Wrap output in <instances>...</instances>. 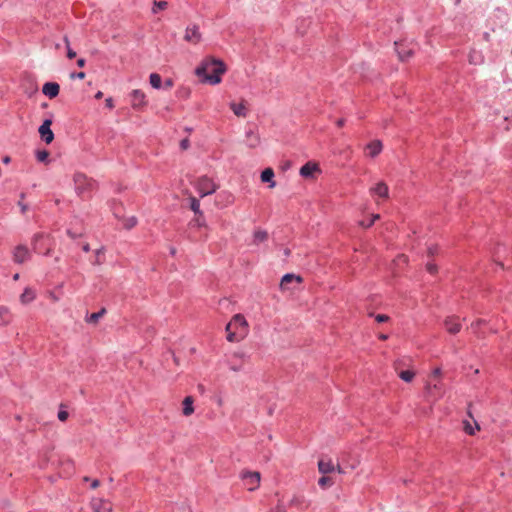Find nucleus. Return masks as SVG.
I'll list each match as a JSON object with an SVG mask.
<instances>
[{"label":"nucleus","instance_id":"2f4dec72","mask_svg":"<svg viewBox=\"0 0 512 512\" xmlns=\"http://www.w3.org/2000/svg\"><path fill=\"white\" fill-rule=\"evenodd\" d=\"M190 208L193 210V212L196 214V215H202V211L200 210V203L199 201L193 197V196H190Z\"/></svg>","mask_w":512,"mask_h":512},{"label":"nucleus","instance_id":"72a5a7b5","mask_svg":"<svg viewBox=\"0 0 512 512\" xmlns=\"http://www.w3.org/2000/svg\"><path fill=\"white\" fill-rule=\"evenodd\" d=\"M149 78L153 88L159 89L161 87V76L159 74L152 73Z\"/></svg>","mask_w":512,"mask_h":512},{"label":"nucleus","instance_id":"2eb2a0df","mask_svg":"<svg viewBox=\"0 0 512 512\" xmlns=\"http://www.w3.org/2000/svg\"><path fill=\"white\" fill-rule=\"evenodd\" d=\"M245 354L243 352H234L230 359V369L233 371H239L243 367Z\"/></svg>","mask_w":512,"mask_h":512},{"label":"nucleus","instance_id":"39448f33","mask_svg":"<svg viewBox=\"0 0 512 512\" xmlns=\"http://www.w3.org/2000/svg\"><path fill=\"white\" fill-rule=\"evenodd\" d=\"M74 182L77 192L80 195H84L86 192L93 189L95 182L89 178H87L84 174H76L74 176Z\"/></svg>","mask_w":512,"mask_h":512},{"label":"nucleus","instance_id":"4be33fe9","mask_svg":"<svg viewBox=\"0 0 512 512\" xmlns=\"http://www.w3.org/2000/svg\"><path fill=\"white\" fill-rule=\"evenodd\" d=\"M318 469L320 473L325 475L331 473L334 470V465L331 460L321 459L318 462Z\"/></svg>","mask_w":512,"mask_h":512},{"label":"nucleus","instance_id":"4c0bfd02","mask_svg":"<svg viewBox=\"0 0 512 512\" xmlns=\"http://www.w3.org/2000/svg\"><path fill=\"white\" fill-rule=\"evenodd\" d=\"M318 484L321 487L330 486L332 484V480L330 477L323 476L319 479Z\"/></svg>","mask_w":512,"mask_h":512},{"label":"nucleus","instance_id":"412c9836","mask_svg":"<svg viewBox=\"0 0 512 512\" xmlns=\"http://www.w3.org/2000/svg\"><path fill=\"white\" fill-rule=\"evenodd\" d=\"M274 178V171L272 168H266L261 173V181L269 183V188H274L276 186Z\"/></svg>","mask_w":512,"mask_h":512},{"label":"nucleus","instance_id":"6ab92c4d","mask_svg":"<svg viewBox=\"0 0 512 512\" xmlns=\"http://www.w3.org/2000/svg\"><path fill=\"white\" fill-rule=\"evenodd\" d=\"M60 86L56 82H47L43 85L42 92L50 99L59 94Z\"/></svg>","mask_w":512,"mask_h":512},{"label":"nucleus","instance_id":"e2e57ef3","mask_svg":"<svg viewBox=\"0 0 512 512\" xmlns=\"http://www.w3.org/2000/svg\"><path fill=\"white\" fill-rule=\"evenodd\" d=\"M67 233L71 238H76L75 233H72L70 230H68Z\"/></svg>","mask_w":512,"mask_h":512},{"label":"nucleus","instance_id":"c9c22d12","mask_svg":"<svg viewBox=\"0 0 512 512\" xmlns=\"http://www.w3.org/2000/svg\"><path fill=\"white\" fill-rule=\"evenodd\" d=\"M190 225L197 226V227L205 226V220L203 218V214L201 216L196 215V217L190 222Z\"/></svg>","mask_w":512,"mask_h":512},{"label":"nucleus","instance_id":"69168bd1","mask_svg":"<svg viewBox=\"0 0 512 512\" xmlns=\"http://www.w3.org/2000/svg\"><path fill=\"white\" fill-rule=\"evenodd\" d=\"M400 259H402L403 261H406V257H405L404 255H402V256L400 257Z\"/></svg>","mask_w":512,"mask_h":512},{"label":"nucleus","instance_id":"dca6fc26","mask_svg":"<svg viewBox=\"0 0 512 512\" xmlns=\"http://www.w3.org/2000/svg\"><path fill=\"white\" fill-rule=\"evenodd\" d=\"M91 505L94 512L112 511V505L108 501L101 498L93 499Z\"/></svg>","mask_w":512,"mask_h":512},{"label":"nucleus","instance_id":"6e6d98bb","mask_svg":"<svg viewBox=\"0 0 512 512\" xmlns=\"http://www.w3.org/2000/svg\"><path fill=\"white\" fill-rule=\"evenodd\" d=\"M82 249H83V251H84V252H89V251H90V246H89V244H88V243L84 244V245L82 246Z\"/></svg>","mask_w":512,"mask_h":512},{"label":"nucleus","instance_id":"37998d69","mask_svg":"<svg viewBox=\"0 0 512 512\" xmlns=\"http://www.w3.org/2000/svg\"><path fill=\"white\" fill-rule=\"evenodd\" d=\"M426 269L431 274H435L437 272V266L433 263H427Z\"/></svg>","mask_w":512,"mask_h":512},{"label":"nucleus","instance_id":"f03ea898","mask_svg":"<svg viewBox=\"0 0 512 512\" xmlns=\"http://www.w3.org/2000/svg\"><path fill=\"white\" fill-rule=\"evenodd\" d=\"M227 340L236 342L243 339L248 332V322L242 314H235L226 325Z\"/></svg>","mask_w":512,"mask_h":512},{"label":"nucleus","instance_id":"20e7f679","mask_svg":"<svg viewBox=\"0 0 512 512\" xmlns=\"http://www.w3.org/2000/svg\"><path fill=\"white\" fill-rule=\"evenodd\" d=\"M241 479L249 491H255L260 486L261 476L257 471H243Z\"/></svg>","mask_w":512,"mask_h":512},{"label":"nucleus","instance_id":"49530a36","mask_svg":"<svg viewBox=\"0 0 512 512\" xmlns=\"http://www.w3.org/2000/svg\"><path fill=\"white\" fill-rule=\"evenodd\" d=\"M441 376V369L440 368H435L432 372V375L431 377L432 378H440Z\"/></svg>","mask_w":512,"mask_h":512},{"label":"nucleus","instance_id":"864d4df0","mask_svg":"<svg viewBox=\"0 0 512 512\" xmlns=\"http://www.w3.org/2000/svg\"><path fill=\"white\" fill-rule=\"evenodd\" d=\"M18 205L20 206L22 213H25L27 210V205L23 204L22 202H19Z\"/></svg>","mask_w":512,"mask_h":512},{"label":"nucleus","instance_id":"bb28decb","mask_svg":"<svg viewBox=\"0 0 512 512\" xmlns=\"http://www.w3.org/2000/svg\"><path fill=\"white\" fill-rule=\"evenodd\" d=\"M246 142H247V145L250 147V148H255L259 145L260 143V137L259 135L253 133L252 131H249L247 132L246 134Z\"/></svg>","mask_w":512,"mask_h":512},{"label":"nucleus","instance_id":"9b49d317","mask_svg":"<svg viewBox=\"0 0 512 512\" xmlns=\"http://www.w3.org/2000/svg\"><path fill=\"white\" fill-rule=\"evenodd\" d=\"M30 257V252L26 246L18 245L13 251V260L15 263L22 264Z\"/></svg>","mask_w":512,"mask_h":512},{"label":"nucleus","instance_id":"09e8293b","mask_svg":"<svg viewBox=\"0 0 512 512\" xmlns=\"http://www.w3.org/2000/svg\"><path fill=\"white\" fill-rule=\"evenodd\" d=\"M74 77H77L79 79H84L85 78V73L84 72H79V73L71 74V78H74Z\"/></svg>","mask_w":512,"mask_h":512},{"label":"nucleus","instance_id":"6e6552de","mask_svg":"<svg viewBox=\"0 0 512 512\" xmlns=\"http://www.w3.org/2000/svg\"><path fill=\"white\" fill-rule=\"evenodd\" d=\"M201 33L197 25L187 27L185 30L184 39L192 44H198L201 41Z\"/></svg>","mask_w":512,"mask_h":512},{"label":"nucleus","instance_id":"338daca9","mask_svg":"<svg viewBox=\"0 0 512 512\" xmlns=\"http://www.w3.org/2000/svg\"><path fill=\"white\" fill-rule=\"evenodd\" d=\"M84 481H89V477H84Z\"/></svg>","mask_w":512,"mask_h":512},{"label":"nucleus","instance_id":"de8ad7c7","mask_svg":"<svg viewBox=\"0 0 512 512\" xmlns=\"http://www.w3.org/2000/svg\"><path fill=\"white\" fill-rule=\"evenodd\" d=\"M105 104H106V107L109 108V109H113L114 108V103H113L112 98H107L105 100Z\"/></svg>","mask_w":512,"mask_h":512},{"label":"nucleus","instance_id":"423d86ee","mask_svg":"<svg viewBox=\"0 0 512 512\" xmlns=\"http://www.w3.org/2000/svg\"><path fill=\"white\" fill-rule=\"evenodd\" d=\"M52 120L46 119L39 127V134L41 139L46 143L50 144L54 140V133L51 130Z\"/></svg>","mask_w":512,"mask_h":512},{"label":"nucleus","instance_id":"7ed1b4c3","mask_svg":"<svg viewBox=\"0 0 512 512\" xmlns=\"http://www.w3.org/2000/svg\"><path fill=\"white\" fill-rule=\"evenodd\" d=\"M194 186L197 189V191L199 192L201 197L213 194L218 188V186L214 183V181L207 176L200 177L194 183Z\"/></svg>","mask_w":512,"mask_h":512},{"label":"nucleus","instance_id":"1a4fd4ad","mask_svg":"<svg viewBox=\"0 0 512 512\" xmlns=\"http://www.w3.org/2000/svg\"><path fill=\"white\" fill-rule=\"evenodd\" d=\"M364 150L366 156L375 158L382 152L383 144L380 140H373L365 146Z\"/></svg>","mask_w":512,"mask_h":512},{"label":"nucleus","instance_id":"f704fd0d","mask_svg":"<svg viewBox=\"0 0 512 512\" xmlns=\"http://www.w3.org/2000/svg\"><path fill=\"white\" fill-rule=\"evenodd\" d=\"M137 224V218L135 216H131L128 218H125L123 220V225L126 229H132Z\"/></svg>","mask_w":512,"mask_h":512},{"label":"nucleus","instance_id":"7c9ffc66","mask_svg":"<svg viewBox=\"0 0 512 512\" xmlns=\"http://www.w3.org/2000/svg\"><path fill=\"white\" fill-rule=\"evenodd\" d=\"M464 431L469 435H474L476 430H480V426L474 421V426L469 421H464Z\"/></svg>","mask_w":512,"mask_h":512},{"label":"nucleus","instance_id":"4468645a","mask_svg":"<svg viewBox=\"0 0 512 512\" xmlns=\"http://www.w3.org/2000/svg\"><path fill=\"white\" fill-rule=\"evenodd\" d=\"M316 172H320V167L315 162H307L300 168V175L304 178L313 177Z\"/></svg>","mask_w":512,"mask_h":512},{"label":"nucleus","instance_id":"ddd939ff","mask_svg":"<svg viewBox=\"0 0 512 512\" xmlns=\"http://www.w3.org/2000/svg\"><path fill=\"white\" fill-rule=\"evenodd\" d=\"M426 390H427L428 396L433 397L435 399L442 397L444 394L443 388H442V383L440 380H437L433 384L431 382H429L426 385Z\"/></svg>","mask_w":512,"mask_h":512},{"label":"nucleus","instance_id":"f8f14e48","mask_svg":"<svg viewBox=\"0 0 512 512\" xmlns=\"http://www.w3.org/2000/svg\"><path fill=\"white\" fill-rule=\"evenodd\" d=\"M444 326L450 334H457L461 330V323L456 316H448L444 320Z\"/></svg>","mask_w":512,"mask_h":512},{"label":"nucleus","instance_id":"79ce46f5","mask_svg":"<svg viewBox=\"0 0 512 512\" xmlns=\"http://www.w3.org/2000/svg\"><path fill=\"white\" fill-rule=\"evenodd\" d=\"M375 320L379 323L387 322L389 320V316L385 314H378L375 316Z\"/></svg>","mask_w":512,"mask_h":512},{"label":"nucleus","instance_id":"c85d7f7f","mask_svg":"<svg viewBox=\"0 0 512 512\" xmlns=\"http://www.w3.org/2000/svg\"><path fill=\"white\" fill-rule=\"evenodd\" d=\"M106 309L102 308L100 311L92 313L88 317H86V322L91 324H97L98 321L105 315Z\"/></svg>","mask_w":512,"mask_h":512},{"label":"nucleus","instance_id":"cd10ccee","mask_svg":"<svg viewBox=\"0 0 512 512\" xmlns=\"http://www.w3.org/2000/svg\"><path fill=\"white\" fill-rule=\"evenodd\" d=\"M105 261V248L100 247L99 249L95 250L94 252V260L92 263L94 265H101Z\"/></svg>","mask_w":512,"mask_h":512},{"label":"nucleus","instance_id":"4d7b16f0","mask_svg":"<svg viewBox=\"0 0 512 512\" xmlns=\"http://www.w3.org/2000/svg\"><path fill=\"white\" fill-rule=\"evenodd\" d=\"M165 84H166V86H167L168 88H170V87H172L173 82H172V80H171V79H168V80H166Z\"/></svg>","mask_w":512,"mask_h":512},{"label":"nucleus","instance_id":"c03bdc74","mask_svg":"<svg viewBox=\"0 0 512 512\" xmlns=\"http://www.w3.org/2000/svg\"><path fill=\"white\" fill-rule=\"evenodd\" d=\"M190 146V141L188 138H185L183 139L181 142H180V148L182 150H187Z\"/></svg>","mask_w":512,"mask_h":512},{"label":"nucleus","instance_id":"393cba45","mask_svg":"<svg viewBox=\"0 0 512 512\" xmlns=\"http://www.w3.org/2000/svg\"><path fill=\"white\" fill-rule=\"evenodd\" d=\"M11 322L10 310L5 306H0V325L6 326Z\"/></svg>","mask_w":512,"mask_h":512},{"label":"nucleus","instance_id":"0e129e2a","mask_svg":"<svg viewBox=\"0 0 512 512\" xmlns=\"http://www.w3.org/2000/svg\"><path fill=\"white\" fill-rule=\"evenodd\" d=\"M19 279V274L16 273L14 276H13V280L17 281Z\"/></svg>","mask_w":512,"mask_h":512},{"label":"nucleus","instance_id":"a211bd4d","mask_svg":"<svg viewBox=\"0 0 512 512\" xmlns=\"http://www.w3.org/2000/svg\"><path fill=\"white\" fill-rule=\"evenodd\" d=\"M131 102H132V106L134 108H139V107H143L144 105H146V101H145V93L139 89H136V90H133L132 93H131Z\"/></svg>","mask_w":512,"mask_h":512},{"label":"nucleus","instance_id":"9d476101","mask_svg":"<svg viewBox=\"0 0 512 512\" xmlns=\"http://www.w3.org/2000/svg\"><path fill=\"white\" fill-rule=\"evenodd\" d=\"M230 109L237 117L246 118L249 113L247 101L244 99H242L239 103L231 102Z\"/></svg>","mask_w":512,"mask_h":512},{"label":"nucleus","instance_id":"a878e982","mask_svg":"<svg viewBox=\"0 0 512 512\" xmlns=\"http://www.w3.org/2000/svg\"><path fill=\"white\" fill-rule=\"evenodd\" d=\"M193 402L194 401L191 396H187L184 398L182 412L185 416H190L191 414H193V412H194Z\"/></svg>","mask_w":512,"mask_h":512},{"label":"nucleus","instance_id":"603ef678","mask_svg":"<svg viewBox=\"0 0 512 512\" xmlns=\"http://www.w3.org/2000/svg\"><path fill=\"white\" fill-rule=\"evenodd\" d=\"M77 65H78V67H81V68L84 67L85 66V59H83V58L78 59Z\"/></svg>","mask_w":512,"mask_h":512},{"label":"nucleus","instance_id":"b1692460","mask_svg":"<svg viewBox=\"0 0 512 512\" xmlns=\"http://www.w3.org/2000/svg\"><path fill=\"white\" fill-rule=\"evenodd\" d=\"M36 297V294L35 292L27 287L24 289L23 293L20 295V301L22 304H28L30 302H32Z\"/></svg>","mask_w":512,"mask_h":512},{"label":"nucleus","instance_id":"e433bc0d","mask_svg":"<svg viewBox=\"0 0 512 512\" xmlns=\"http://www.w3.org/2000/svg\"><path fill=\"white\" fill-rule=\"evenodd\" d=\"M168 6L166 1L154 2V6L152 8L153 13H157L158 10H165Z\"/></svg>","mask_w":512,"mask_h":512},{"label":"nucleus","instance_id":"5701e85b","mask_svg":"<svg viewBox=\"0 0 512 512\" xmlns=\"http://www.w3.org/2000/svg\"><path fill=\"white\" fill-rule=\"evenodd\" d=\"M268 239V233L265 230L257 229L253 233V244L259 245L262 242H265Z\"/></svg>","mask_w":512,"mask_h":512},{"label":"nucleus","instance_id":"a18cd8bd","mask_svg":"<svg viewBox=\"0 0 512 512\" xmlns=\"http://www.w3.org/2000/svg\"><path fill=\"white\" fill-rule=\"evenodd\" d=\"M428 255L429 256H434L435 254L438 253V246L437 245H432L428 248Z\"/></svg>","mask_w":512,"mask_h":512},{"label":"nucleus","instance_id":"a19ab883","mask_svg":"<svg viewBox=\"0 0 512 512\" xmlns=\"http://www.w3.org/2000/svg\"><path fill=\"white\" fill-rule=\"evenodd\" d=\"M57 416H58V419H59L60 421L64 422V421H66V420L68 419L69 414H68V412H67V411H65V410H59V412H58V415H57Z\"/></svg>","mask_w":512,"mask_h":512},{"label":"nucleus","instance_id":"58836bf2","mask_svg":"<svg viewBox=\"0 0 512 512\" xmlns=\"http://www.w3.org/2000/svg\"><path fill=\"white\" fill-rule=\"evenodd\" d=\"M64 40H65V43H66V46H67V57L69 59H73L74 57H76V52L69 47V40H68V38L65 37Z\"/></svg>","mask_w":512,"mask_h":512},{"label":"nucleus","instance_id":"473e14b6","mask_svg":"<svg viewBox=\"0 0 512 512\" xmlns=\"http://www.w3.org/2000/svg\"><path fill=\"white\" fill-rule=\"evenodd\" d=\"M49 152L47 150H38L36 151V159L42 163H48L49 161Z\"/></svg>","mask_w":512,"mask_h":512},{"label":"nucleus","instance_id":"680f3d73","mask_svg":"<svg viewBox=\"0 0 512 512\" xmlns=\"http://www.w3.org/2000/svg\"><path fill=\"white\" fill-rule=\"evenodd\" d=\"M387 338H388V336H387V335H385V334H380V335H379V339H380V340H386Z\"/></svg>","mask_w":512,"mask_h":512},{"label":"nucleus","instance_id":"13d9d810","mask_svg":"<svg viewBox=\"0 0 512 512\" xmlns=\"http://www.w3.org/2000/svg\"><path fill=\"white\" fill-rule=\"evenodd\" d=\"M103 97V93L101 91H98L96 94H95V98L96 99H101Z\"/></svg>","mask_w":512,"mask_h":512},{"label":"nucleus","instance_id":"8fccbe9b","mask_svg":"<svg viewBox=\"0 0 512 512\" xmlns=\"http://www.w3.org/2000/svg\"><path fill=\"white\" fill-rule=\"evenodd\" d=\"M482 323H483V321H482L481 319H479V320H477V321H475V322H473V323L471 324V328H472V329H476V328H478Z\"/></svg>","mask_w":512,"mask_h":512},{"label":"nucleus","instance_id":"0eeeda50","mask_svg":"<svg viewBox=\"0 0 512 512\" xmlns=\"http://www.w3.org/2000/svg\"><path fill=\"white\" fill-rule=\"evenodd\" d=\"M303 279L301 276L299 275H295V274H285L282 279H281V282H280V289L282 291H290V290H293V288L291 287V284L293 282H296L297 284H300L302 283Z\"/></svg>","mask_w":512,"mask_h":512},{"label":"nucleus","instance_id":"bf43d9fd","mask_svg":"<svg viewBox=\"0 0 512 512\" xmlns=\"http://www.w3.org/2000/svg\"><path fill=\"white\" fill-rule=\"evenodd\" d=\"M344 123H345L344 119H339V120L337 121V126H338V127H342V126L344 125Z\"/></svg>","mask_w":512,"mask_h":512},{"label":"nucleus","instance_id":"aec40b11","mask_svg":"<svg viewBox=\"0 0 512 512\" xmlns=\"http://www.w3.org/2000/svg\"><path fill=\"white\" fill-rule=\"evenodd\" d=\"M395 47L399 59L402 61L407 60L409 57L413 55V50L411 48H408L404 43L395 42Z\"/></svg>","mask_w":512,"mask_h":512},{"label":"nucleus","instance_id":"ea45409f","mask_svg":"<svg viewBox=\"0 0 512 512\" xmlns=\"http://www.w3.org/2000/svg\"><path fill=\"white\" fill-rule=\"evenodd\" d=\"M379 217H380V216H379V214H374V215L372 216V219L369 221V224H364V221H362V222H360V225H361V226H363V227L368 228V227L372 226V225L374 224V222H375L377 219H379Z\"/></svg>","mask_w":512,"mask_h":512},{"label":"nucleus","instance_id":"f3484780","mask_svg":"<svg viewBox=\"0 0 512 512\" xmlns=\"http://www.w3.org/2000/svg\"><path fill=\"white\" fill-rule=\"evenodd\" d=\"M372 195H376L380 198L386 199L389 196V189L385 182H378L374 187L370 189Z\"/></svg>","mask_w":512,"mask_h":512},{"label":"nucleus","instance_id":"052dcab7","mask_svg":"<svg viewBox=\"0 0 512 512\" xmlns=\"http://www.w3.org/2000/svg\"><path fill=\"white\" fill-rule=\"evenodd\" d=\"M10 161H11V158H10L9 156H5V157L3 158V162H4L5 164L10 163Z\"/></svg>","mask_w":512,"mask_h":512},{"label":"nucleus","instance_id":"c756f323","mask_svg":"<svg viewBox=\"0 0 512 512\" xmlns=\"http://www.w3.org/2000/svg\"><path fill=\"white\" fill-rule=\"evenodd\" d=\"M398 376L405 382H411L415 377V372L412 370H402L398 372Z\"/></svg>","mask_w":512,"mask_h":512},{"label":"nucleus","instance_id":"f257e3e1","mask_svg":"<svg viewBox=\"0 0 512 512\" xmlns=\"http://www.w3.org/2000/svg\"><path fill=\"white\" fill-rule=\"evenodd\" d=\"M225 71L226 66L221 60L207 58L196 68L195 73L202 82L216 85L221 82V76Z\"/></svg>","mask_w":512,"mask_h":512},{"label":"nucleus","instance_id":"3c124183","mask_svg":"<svg viewBox=\"0 0 512 512\" xmlns=\"http://www.w3.org/2000/svg\"><path fill=\"white\" fill-rule=\"evenodd\" d=\"M99 485H100L99 480H97V479L92 480V482H91V488H92V489H96V488H98V487H99Z\"/></svg>","mask_w":512,"mask_h":512},{"label":"nucleus","instance_id":"5fc2aeb1","mask_svg":"<svg viewBox=\"0 0 512 512\" xmlns=\"http://www.w3.org/2000/svg\"><path fill=\"white\" fill-rule=\"evenodd\" d=\"M50 299H51L53 302H57V301H59V298H58L54 293H50Z\"/></svg>","mask_w":512,"mask_h":512}]
</instances>
